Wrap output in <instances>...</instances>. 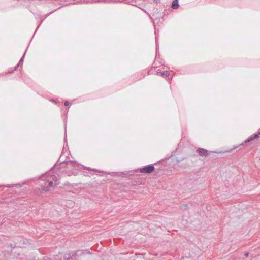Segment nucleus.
<instances>
[{
  "instance_id": "6",
  "label": "nucleus",
  "mask_w": 260,
  "mask_h": 260,
  "mask_svg": "<svg viewBox=\"0 0 260 260\" xmlns=\"http://www.w3.org/2000/svg\"><path fill=\"white\" fill-rule=\"evenodd\" d=\"M178 0H174L172 3V8L174 9H176L178 8Z\"/></svg>"
},
{
  "instance_id": "1",
  "label": "nucleus",
  "mask_w": 260,
  "mask_h": 260,
  "mask_svg": "<svg viewBox=\"0 0 260 260\" xmlns=\"http://www.w3.org/2000/svg\"><path fill=\"white\" fill-rule=\"evenodd\" d=\"M59 183L57 176L53 174L52 171H49L43 175L40 182L42 186L41 190L44 191L51 190Z\"/></svg>"
},
{
  "instance_id": "5",
  "label": "nucleus",
  "mask_w": 260,
  "mask_h": 260,
  "mask_svg": "<svg viewBox=\"0 0 260 260\" xmlns=\"http://www.w3.org/2000/svg\"><path fill=\"white\" fill-rule=\"evenodd\" d=\"M157 74H161V75L164 77H169L170 75V72L168 71H164L161 72L159 69L157 70Z\"/></svg>"
},
{
  "instance_id": "7",
  "label": "nucleus",
  "mask_w": 260,
  "mask_h": 260,
  "mask_svg": "<svg viewBox=\"0 0 260 260\" xmlns=\"http://www.w3.org/2000/svg\"><path fill=\"white\" fill-rule=\"evenodd\" d=\"M24 55H25V53L23 54V56L21 57V58L20 59L18 64V66H20L22 64V62H23V59H24Z\"/></svg>"
},
{
  "instance_id": "3",
  "label": "nucleus",
  "mask_w": 260,
  "mask_h": 260,
  "mask_svg": "<svg viewBox=\"0 0 260 260\" xmlns=\"http://www.w3.org/2000/svg\"><path fill=\"white\" fill-rule=\"evenodd\" d=\"M259 136H260V132H258L257 134H254L253 135L251 136L247 140L245 141L244 143L245 144L247 143H249L250 141H252L254 140V139L259 138Z\"/></svg>"
},
{
  "instance_id": "2",
  "label": "nucleus",
  "mask_w": 260,
  "mask_h": 260,
  "mask_svg": "<svg viewBox=\"0 0 260 260\" xmlns=\"http://www.w3.org/2000/svg\"><path fill=\"white\" fill-rule=\"evenodd\" d=\"M154 170L152 165H149L140 169V172L142 173H150Z\"/></svg>"
},
{
  "instance_id": "4",
  "label": "nucleus",
  "mask_w": 260,
  "mask_h": 260,
  "mask_svg": "<svg viewBox=\"0 0 260 260\" xmlns=\"http://www.w3.org/2000/svg\"><path fill=\"white\" fill-rule=\"evenodd\" d=\"M197 152L199 153L200 156H206L208 155V151L203 148H198L197 150Z\"/></svg>"
},
{
  "instance_id": "9",
  "label": "nucleus",
  "mask_w": 260,
  "mask_h": 260,
  "mask_svg": "<svg viewBox=\"0 0 260 260\" xmlns=\"http://www.w3.org/2000/svg\"><path fill=\"white\" fill-rule=\"evenodd\" d=\"M244 255L246 256V257H248V255H249V253L247 252L246 253H245Z\"/></svg>"
},
{
  "instance_id": "8",
  "label": "nucleus",
  "mask_w": 260,
  "mask_h": 260,
  "mask_svg": "<svg viewBox=\"0 0 260 260\" xmlns=\"http://www.w3.org/2000/svg\"><path fill=\"white\" fill-rule=\"evenodd\" d=\"M69 105H70V103H69V102H68V101H66V102H64V105H65L66 106H68Z\"/></svg>"
},
{
  "instance_id": "10",
  "label": "nucleus",
  "mask_w": 260,
  "mask_h": 260,
  "mask_svg": "<svg viewBox=\"0 0 260 260\" xmlns=\"http://www.w3.org/2000/svg\"><path fill=\"white\" fill-rule=\"evenodd\" d=\"M93 171H98L97 170H93Z\"/></svg>"
}]
</instances>
